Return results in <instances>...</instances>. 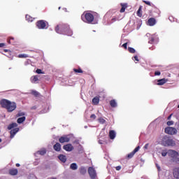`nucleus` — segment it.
Returning <instances> with one entry per match:
<instances>
[{"label": "nucleus", "instance_id": "20", "mask_svg": "<svg viewBox=\"0 0 179 179\" xmlns=\"http://www.w3.org/2000/svg\"><path fill=\"white\" fill-rule=\"evenodd\" d=\"M55 150H56V152H59V150H61V144H59V143H57L54 146H53Z\"/></svg>", "mask_w": 179, "mask_h": 179}, {"label": "nucleus", "instance_id": "44", "mask_svg": "<svg viewBox=\"0 0 179 179\" xmlns=\"http://www.w3.org/2000/svg\"><path fill=\"white\" fill-rule=\"evenodd\" d=\"M133 59L134 61H136L137 62H139V59H138V56H134Z\"/></svg>", "mask_w": 179, "mask_h": 179}, {"label": "nucleus", "instance_id": "13", "mask_svg": "<svg viewBox=\"0 0 179 179\" xmlns=\"http://www.w3.org/2000/svg\"><path fill=\"white\" fill-rule=\"evenodd\" d=\"M19 132V128H15L10 131V138L11 139L14 138L15 135Z\"/></svg>", "mask_w": 179, "mask_h": 179}, {"label": "nucleus", "instance_id": "15", "mask_svg": "<svg viewBox=\"0 0 179 179\" xmlns=\"http://www.w3.org/2000/svg\"><path fill=\"white\" fill-rule=\"evenodd\" d=\"M45 153H47V150H45V148H43L41 150L38 151L36 153H35V156H37L38 155H41V156H44Z\"/></svg>", "mask_w": 179, "mask_h": 179}, {"label": "nucleus", "instance_id": "8", "mask_svg": "<svg viewBox=\"0 0 179 179\" xmlns=\"http://www.w3.org/2000/svg\"><path fill=\"white\" fill-rule=\"evenodd\" d=\"M168 155L170 156V157H172L173 159H177L178 156V152L173 150H169Z\"/></svg>", "mask_w": 179, "mask_h": 179}, {"label": "nucleus", "instance_id": "32", "mask_svg": "<svg viewBox=\"0 0 179 179\" xmlns=\"http://www.w3.org/2000/svg\"><path fill=\"white\" fill-rule=\"evenodd\" d=\"M134 155H135V152H134V151H133V152H131V153H129V154L127 155V157H128L129 159H132V157H134Z\"/></svg>", "mask_w": 179, "mask_h": 179}, {"label": "nucleus", "instance_id": "17", "mask_svg": "<svg viewBox=\"0 0 179 179\" xmlns=\"http://www.w3.org/2000/svg\"><path fill=\"white\" fill-rule=\"evenodd\" d=\"M173 177L179 179V168H176L173 170Z\"/></svg>", "mask_w": 179, "mask_h": 179}, {"label": "nucleus", "instance_id": "39", "mask_svg": "<svg viewBox=\"0 0 179 179\" xmlns=\"http://www.w3.org/2000/svg\"><path fill=\"white\" fill-rule=\"evenodd\" d=\"M23 115H24V113H23V112H20V113L17 114V116H18V117H23Z\"/></svg>", "mask_w": 179, "mask_h": 179}, {"label": "nucleus", "instance_id": "47", "mask_svg": "<svg viewBox=\"0 0 179 179\" xmlns=\"http://www.w3.org/2000/svg\"><path fill=\"white\" fill-rule=\"evenodd\" d=\"M91 118H93V120L96 119V115L93 114L91 115Z\"/></svg>", "mask_w": 179, "mask_h": 179}, {"label": "nucleus", "instance_id": "43", "mask_svg": "<svg viewBox=\"0 0 179 179\" xmlns=\"http://www.w3.org/2000/svg\"><path fill=\"white\" fill-rule=\"evenodd\" d=\"M174 124V122L173 121H169L167 122V125L170 126V125H173Z\"/></svg>", "mask_w": 179, "mask_h": 179}, {"label": "nucleus", "instance_id": "33", "mask_svg": "<svg viewBox=\"0 0 179 179\" xmlns=\"http://www.w3.org/2000/svg\"><path fill=\"white\" fill-rule=\"evenodd\" d=\"M142 10V8L140 7L137 11V15L138 16H139V17H141L142 16V13H141V11Z\"/></svg>", "mask_w": 179, "mask_h": 179}, {"label": "nucleus", "instance_id": "50", "mask_svg": "<svg viewBox=\"0 0 179 179\" xmlns=\"http://www.w3.org/2000/svg\"><path fill=\"white\" fill-rule=\"evenodd\" d=\"M29 179H37V178L34 176H33L32 177H31Z\"/></svg>", "mask_w": 179, "mask_h": 179}, {"label": "nucleus", "instance_id": "3", "mask_svg": "<svg viewBox=\"0 0 179 179\" xmlns=\"http://www.w3.org/2000/svg\"><path fill=\"white\" fill-rule=\"evenodd\" d=\"M81 18L85 23H92V24H97V21H94V16L90 13H83Z\"/></svg>", "mask_w": 179, "mask_h": 179}, {"label": "nucleus", "instance_id": "30", "mask_svg": "<svg viewBox=\"0 0 179 179\" xmlns=\"http://www.w3.org/2000/svg\"><path fill=\"white\" fill-rule=\"evenodd\" d=\"M18 58H29V55L21 54L18 55Z\"/></svg>", "mask_w": 179, "mask_h": 179}, {"label": "nucleus", "instance_id": "52", "mask_svg": "<svg viewBox=\"0 0 179 179\" xmlns=\"http://www.w3.org/2000/svg\"><path fill=\"white\" fill-rule=\"evenodd\" d=\"M172 115H170L168 117V120H171Z\"/></svg>", "mask_w": 179, "mask_h": 179}, {"label": "nucleus", "instance_id": "28", "mask_svg": "<svg viewBox=\"0 0 179 179\" xmlns=\"http://www.w3.org/2000/svg\"><path fill=\"white\" fill-rule=\"evenodd\" d=\"M70 168L71 170H77L78 169V165L75 163H73L71 164Z\"/></svg>", "mask_w": 179, "mask_h": 179}, {"label": "nucleus", "instance_id": "46", "mask_svg": "<svg viewBox=\"0 0 179 179\" xmlns=\"http://www.w3.org/2000/svg\"><path fill=\"white\" fill-rule=\"evenodd\" d=\"M116 170L117 171H120V170H121V166H116Z\"/></svg>", "mask_w": 179, "mask_h": 179}, {"label": "nucleus", "instance_id": "16", "mask_svg": "<svg viewBox=\"0 0 179 179\" xmlns=\"http://www.w3.org/2000/svg\"><path fill=\"white\" fill-rule=\"evenodd\" d=\"M115 136H116L115 131H114V130L110 131V132H109L110 139H115Z\"/></svg>", "mask_w": 179, "mask_h": 179}, {"label": "nucleus", "instance_id": "48", "mask_svg": "<svg viewBox=\"0 0 179 179\" xmlns=\"http://www.w3.org/2000/svg\"><path fill=\"white\" fill-rule=\"evenodd\" d=\"M5 47V43H0V48Z\"/></svg>", "mask_w": 179, "mask_h": 179}, {"label": "nucleus", "instance_id": "57", "mask_svg": "<svg viewBox=\"0 0 179 179\" xmlns=\"http://www.w3.org/2000/svg\"><path fill=\"white\" fill-rule=\"evenodd\" d=\"M178 162H179V158H178Z\"/></svg>", "mask_w": 179, "mask_h": 179}, {"label": "nucleus", "instance_id": "7", "mask_svg": "<svg viewBox=\"0 0 179 179\" xmlns=\"http://www.w3.org/2000/svg\"><path fill=\"white\" fill-rule=\"evenodd\" d=\"M88 173L90 174V178L92 179H95L97 177V173H96V170H94L93 167H90L88 169Z\"/></svg>", "mask_w": 179, "mask_h": 179}, {"label": "nucleus", "instance_id": "18", "mask_svg": "<svg viewBox=\"0 0 179 179\" xmlns=\"http://www.w3.org/2000/svg\"><path fill=\"white\" fill-rule=\"evenodd\" d=\"M10 176H17V169H12L9 170Z\"/></svg>", "mask_w": 179, "mask_h": 179}, {"label": "nucleus", "instance_id": "2", "mask_svg": "<svg viewBox=\"0 0 179 179\" xmlns=\"http://www.w3.org/2000/svg\"><path fill=\"white\" fill-rule=\"evenodd\" d=\"M56 33L58 34H66V36H72V30L68 25H57L55 28Z\"/></svg>", "mask_w": 179, "mask_h": 179}, {"label": "nucleus", "instance_id": "10", "mask_svg": "<svg viewBox=\"0 0 179 179\" xmlns=\"http://www.w3.org/2000/svg\"><path fill=\"white\" fill-rule=\"evenodd\" d=\"M63 149L66 152H72L73 150V145L72 144H67L63 146Z\"/></svg>", "mask_w": 179, "mask_h": 179}, {"label": "nucleus", "instance_id": "55", "mask_svg": "<svg viewBox=\"0 0 179 179\" xmlns=\"http://www.w3.org/2000/svg\"><path fill=\"white\" fill-rule=\"evenodd\" d=\"M147 36H148V37H149V36H150V34H148Z\"/></svg>", "mask_w": 179, "mask_h": 179}, {"label": "nucleus", "instance_id": "25", "mask_svg": "<svg viewBox=\"0 0 179 179\" xmlns=\"http://www.w3.org/2000/svg\"><path fill=\"white\" fill-rule=\"evenodd\" d=\"M16 127H17V123H13V124H10L8 127V129H9V130L13 129V128H16Z\"/></svg>", "mask_w": 179, "mask_h": 179}, {"label": "nucleus", "instance_id": "37", "mask_svg": "<svg viewBox=\"0 0 179 179\" xmlns=\"http://www.w3.org/2000/svg\"><path fill=\"white\" fill-rule=\"evenodd\" d=\"M139 149H141V147L138 146L136 147L134 150L133 151V152L136 153V152H138L139 151Z\"/></svg>", "mask_w": 179, "mask_h": 179}, {"label": "nucleus", "instance_id": "4", "mask_svg": "<svg viewBox=\"0 0 179 179\" xmlns=\"http://www.w3.org/2000/svg\"><path fill=\"white\" fill-rule=\"evenodd\" d=\"M162 145L163 146H176V141L168 136H164L162 138Z\"/></svg>", "mask_w": 179, "mask_h": 179}, {"label": "nucleus", "instance_id": "11", "mask_svg": "<svg viewBox=\"0 0 179 179\" xmlns=\"http://www.w3.org/2000/svg\"><path fill=\"white\" fill-rule=\"evenodd\" d=\"M157 152L158 153H161L162 157H166V156H167V155H169V150L164 149V150H157Z\"/></svg>", "mask_w": 179, "mask_h": 179}, {"label": "nucleus", "instance_id": "36", "mask_svg": "<svg viewBox=\"0 0 179 179\" xmlns=\"http://www.w3.org/2000/svg\"><path fill=\"white\" fill-rule=\"evenodd\" d=\"M99 122H101V124H104V122H106V120L101 117L99 119Z\"/></svg>", "mask_w": 179, "mask_h": 179}, {"label": "nucleus", "instance_id": "34", "mask_svg": "<svg viewBox=\"0 0 179 179\" xmlns=\"http://www.w3.org/2000/svg\"><path fill=\"white\" fill-rule=\"evenodd\" d=\"M128 51H129L131 54L135 53V49L133 48H128Z\"/></svg>", "mask_w": 179, "mask_h": 179}, {"label": "nucleus", "instance_id": "19", "mask_svg": "<svg viewBox=\"0 0 179 179\" xmlns=\"http://www.w3.org/2000/svg\"><path fill=\"white\" fill-rule=\"evenodd\" d=\"M31 83H37L38 82V76H34L31 77Z\"/></svg>", "mask_w": 179, "mask_h": 179}, {"label": "nucleus", "instance_id": "41", "mask_svg": "<svg viewBox=\"0 0 179 179\" xmlns=\"http://www.w3.org/2000/svg\"><path fill=\"white\" fill-rule=\"evenodd\" d=\"M36 72V73H38V74L44 73H43V71H41V69H37Z\"/></svg>", "mask_w": 179, "mask_h": 179}, {"label": "nucleus", "instance_id": "35", "mask_svg": "<svg viewBox=\"0 0 179 179\" xmlns=\"http://www.w3.org/2000/svg\"><path fill=\"white\" fill-rule=\"evenodd\" d=\"M74 72H76V73H82V69H74Z\"/></svg>", "mask_w": 179, "mask_h": 179}, {"label": "nucleus", "instance_id": "54", "mask_svg": "<svg viewBox=\"0 0 179 179\" xmlns=\"http://www.w3.org/2000/svg\"><path fill=\"white\" fill-rule=\"evenodd\" d=\"M9 50H4V52H8Z\"/></svg>", "mask_w": 179, "mask_h": 179}, {"label": "nucleus", "instance_id": "27", "mask_svg": "<svg viewBox=\"0 0 179 179\" xmlns=\"http://www.w3.org/2000/svg\"><path fill=\"white\" fill-rule=\"evenodd\" d=\"M87 171V169H86V168H85V167H81L80 169V173L81 174H86Z\"/></svg>", "mask_w": 179, "mask_h": 179}, {"label": "nucleus", "instance_id": "12", "mask_svg": "<svg viewBox=\"0 0 179 179\" xmlns=\"http://www.w3.org/2000/svg\"><path fill=\"white\" fill-rule=\"evenodd\" d=\"M157 82L158 83H157V85L158 86H163L164 83H167V80L166 78H162V79L158 80Z\"/></svg>", "mask_w": 179, "mask_h": 179}, {"label": "nucleus", "instance_id": "51", "mask_svg": "<svg viewBox=\"0 0 179 179\" xmlns=\"http://www.w3.org/2000/svg\"><path fill=\"white\" fill-rule=\"evenodd\" d=\"M157 170H158L159 171H160V166H159V165H157Z\"/></svg>", "mask_w": 179, "mask_h": 179}, {"label": "nucleus", "instance_id": "42", "mask_svg": "<svg viewBox=\"0 0 179 179\" xmlns=\"http://www.w3.org/2000/svg\"><path fill=\"white\" fill-rule=\"evenodd\" d=\"M155 76H160L161 73H160V71H155Z\"/></svg>", "mask_w": 179, "mask_h": 179}, {"label": "nucleus", "instance_id": "49", "mask_svg": "<svg viewBox=\"0 0 179 179\" xmlns=\"http://www.w3.org/2000/svg\"><path fill=\"white\" fill-rule=\"evenodd\" d=\"M127 43L122 45V47L127 50Z\"/></svg>", "mask_w": 179, "mask_h": 179}, {"label": "nucleus", "instance_id": "38", "mask_svg": "<svg viewBox=\"0 0 179 179\" xmlns=\"http://www.w3.org/2000/svg\"><path fill=\"white\" fill-rule=\"evenodd\" d=\"M32 94H34V96H38V92L37 91H34L33 90L31 92Z\"/></svg>", "mask_w": 179, "mask_h": 179}, {"label": "nucleus", "instance_id": "24", "mask_svg": "<svg viewBox=\"0 0 179 179\" xmlns=\"http://www.w3.org/2000/svg\"><path fill=\"white\" fill-rule=\"evenodd\" d=\"M122 8L120 10L121 13H124L125 12V9H127V3H121Z\"/></svg>", "mask_w": 179, "mask_h": 179}, {"label": "nucleus", "instance_id": "6", "mask_svg": "<svg viewBox=\"0 0 179 179\" xmlns=\"http://www.w3.org/2000/svg\"><path fill=\"white\" fill-rule=\"evenodd\" d=\"M165 133L168 134V135H176L177 134V129L174 127H166L165 128Z\"/></svg>", "mask_w": 179, "mask_h": 179}, {"label": "nucleus", "instance_id": "14", "mask_svg": "<svg viewBox=\"0 0 179 179\" xmlns=\"http://www.w3.org/2000/svg\"><path fill=\"white\" fill-rule=\"evenodd\" d=\"M148 26H155L156 24V20L155 18H150L148 21Z\"/></svg>", "mask_w": 179, "mask_h": 179}, {"label": "nucleus", "instance_id": "53", "mask_svg": "<svg viewBox=\"0 0 179 179\" xmlns=\"http://www.w3.org/2000/svg\"><path fill=\"white\" fill-rule=\"evenodd\" d=\"M17 167H20V164H16Z\"/></svg>", "mask_w": 179, "mask_h": 179}, {"label": "nucleus", "instance_id": "56", "mask_svg": "<svg viewBox=\"0 0 179 179\" xmlns=\"http://www.w3.org/2000/svg\"><path fill=\"white\" fill-rule=\"evenodd\" d=\"M2 142V139L0 138V143Z\"/></svg>", "mask_w": 179, "mask_h": 179}, {"label": "nucleus", "instance_id": "45", "mask_svg": "<svg viewBox=\"0 0 179 179\" xmlns=\"http://www.w3.org/2000/svg\"><path fill=\"white\" fill-rule=\"evenodd\" d=\"M148 148H149V143L145 144V146H144V149L145 150H148Z\"/></svg>", "mask_w": 179, "mask_h": 179}, {"label": "nucleus", "instance_id": "26", "mask_svg": "<svg viewBox=\"0 0 179 179\" xmlns=\"http://www.w3.org/2000/svg\"><path fill=\"white\" fill-rule=\"evenodd\" d=\"M110 105L111 106V107L115 108L117 107V101H115V100H111L110 101Z\"/></svg>", "mask_w": 179, "mask_h": 179}, {"label": "nucleus", "instance_id": "31", "mask_svg": "<svg viewBox=\"0 0 179 179\" xmlns=\"http://www.w3.org/2000/svg\"><path fill=\"white\" fill-rule=\"evenodd\" d=\"M153 41H155V35H152V36H150V40L149 41V43H150V44H153Z\"/></svg>", "mask_w": 179, "mask_h": 179}, {"label": "nucleus", "instance_id": "22", "mask_svg": "<svg viewBox=\"0 0 179 179\" xmlns=\"http://www.w3.org/2000/svg\"><path fill=\"white\" fill-rule=\"evenodd\" d=\"M100 101V98H99V96H96L92 99V103L93 104H94L95 106H97V104H99Z\"/></svg>", "mask_w": 179, "mask_h": 179}, {"label": "nucleus", "instance_id": "5", "mask_svg": "<svg viewBox=\"0 0 179 179\" xmlns=\"http://www.w3.org/2000/svg\"><path fill=\"white\" fill-rule=\"evenodd\" d=\"M36 27L41 29H48V22L44 20H39L36 22Z\"/></svg>", "mask_w": 179, "mask_h": 179}, {"label": "nucleus", "instance_id": "23", "mask_svg": "<svg viewBox=\"0 0 179 179\" xmlns=\"http://www.w3.org/2000/svg\"><path fill=\"white\" fill-rule=\"evenodd\" d=\"M24 121H26V117L23 116L22 117L18 118L17 122L18 124H22V122H24Z\"/></svg>", "mask_w": 179, "mask_h": 179}, {"label": "nucleus", "instance_id": "40", "mask_svg": "<svg viewBox=\"0 0 179 179\" xmlns=\"http://www.w3.org/2000/svg\"><path fill=\"white\" fill-rule=\"evenodd\" d=\"M143 2H144V3H145L146 5H148L149 6H150L151 5L150 1H143Z\"/></svg>", "mask_w": 179, "mask_h": 179}, {"label": "nucleus", "instance_id": "21", "mask_svg": "<svg viewBox=\"0 0 179 179\" xmlns=\"http://www.w3.org/2000/svg\"><path fill=\"white\" fill-rule=\"evenodd\" d=\"M59 159L60 162H62V163H65V162H66V156L60 155H59Z\"/></svg>", "mask_w": 179, "mask_h": 179}, {"label": "nucleus", "instance_id": "1", "mask_svg": "<svg viewBox=\"0 0 179 179\" xmlns=\"http://www.w3.org/2000/svg\"><path fill=\"white\" fill-rule=\"evenodd\" d=\"M0 104L1 107H3V108H6L8 113H12L13 111H15V110H16V103L12 102L9 100L2 99L0 101Z\"/></svg>", "mask_w": 179, "mask_h": 179}, {"label": "nucleus", "instance_id": "29", "mask_svg": "<svg viewBox=\"0 0 179 179\" xmlns=\"http://www.w3.org/2000/svg\"><path fill=\"white\" fill-rule=\"evenodd\" d=\"M25 17H26V20H27V22H33V20H34L33 17H31L29 15H27Z\"/></svg>", "mask_w": 179, "mask_h": 179}, {"label": "nucleus", "instance_id": "58", "mask_svg": "<svg viewBox=\"0 0 179 179\" xmlns=\"http://www.w3.org/2000/svg\"><path fill=\"white\" fill-rule=\"evenodd\" d=\"M178 108H179V105H178Z\"/></svg>", "mask_w": 179, "mask_h": 179}, {"label": "nucleus", "instance_id": "9", "mask_svg": "<svg viewBox=\"0 0 179 179\" xmlns=\"http://www.w3.org/2000/svg\"><path fill=\"white\" fill-rule=\"evenodd\" d=\"M70 139L69 136H63L59 138V142H60V143H65V142H69Z\"/></svg>", "mask_w": 179, "mask_h": 179}]
</instances>
